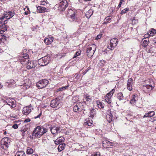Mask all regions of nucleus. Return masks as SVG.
I'll use <instances>...</instances> for the list:
<instances>
[{"label": "nucleus", "instance_id": "1", "mask_svg": "<svg viewBox=\"0 0 156 156\" xmlns=\"http://www.w3.org/2000/svg\"><path fill=\"white\" fill-rule=\"evenodd\" d=\"M66 14L70 18L69 20L71 22H76L78 20L79 18L75 11L71 9H69L65 12Z\"/></svg>", "mask_w": 156, "mask_h": 156}, {"label": "nucleus", "instance_id": "2", "mask_svg": "<svg viewBox=\"0 0 156 156\" xmlns=\"http://www.w3.org/2000/svg\"><path fill=\"white\" fill-rule=\"evenodd\" d=\"M32 134V136H30V137L32 139L40 137L43 135V133L41 132V127L40 126H37L34 129Z\"/></svg>", "mask_w": 156, "mask_h": 156}, {"label": "nucleus", "instance_id": "3", "mask_svg": "<svg viewBox=\"0 0 156 156\" xmlns=\"http://www.w3.org/2000/svg\"><path fill=\"white\" fill-rule=\"evenodd\" d=\"M68 6V3L66 0H62L58 4H57L55 6V9H57L60 11H63Z\"/></svg>", "mask_w": 156, "mask_h": 156}, {"label": "nucleus", "instance_id": "4", "mask_svg": "<svg viewBox=\"0 0 156 156\" xmlns=\"http://www.w3.org/2000/svg\"><path fill=\"white\" fill-rule=\"evenodd\" d=\"M10 142V139L8 137L2 138L1 141V147L4 149H6L9 147Z\"/></svg>", "mask_w": 156, "mask_h": 156}, {"label": "nucleus", "instance_id": "5", "mask_svg": "<svg viewBox=\"0 0 156 156\" xmlns=\"http://www.w3.org/2000/svg\"><path fill=\"white\" fill-rule=\"evenodd\" d=\"M96 48V46L95 44H91L89 45L87 48V53L88 57H91L94 54Z\"/></svg>", "mask_w": 156, "mask_h": 156}, {"label": "nucleus", "instance_id": "6", "mask_svg": "<svg viewBox=\"0 0 156 156\" xmlns=\"http://www.w3.org/2000/svg\"><path fill=\"white\" fill-rule=\"evenodd\" d=\"M61 105V101L57 98L51 100L50 104V106L51 107L56 108V109L59 108Z\"/></svg>", "mask_w": 156, "mask_h": 156}, {"label": "nucleus", "instance_id": "7", "mask_svg": "<svg viewBox=\"0 0 156 156\" xmlns=\"http://www.w3.org/2000/svg\"><path fill=\"white\" fill-rule=\"evenodd\" d=\"M49 83L48 80L44 79L39 81L37 83V85L39 89H42L45 87Z\"/></svg>", "mask_w": 156, "mask_h": 156}, {"label": "nucleus", "instance_id": "8", "mask_svg": "<svg viewBox=\"0 0 156 156\" xmlns=\"http://www.w3.org/2000/svg\"><path fill=\"white\" fill-rule=\"evenodd\" d=\"M47 56H45L39 59L38 61L39 65L44 66L47 65L49 63V60L47 59Z\"/></svg>", "mask_w": 156, "mask_h": 156}, {"label": "nucleus", "instance_id": "9", "mask_svg": "<svg viewBox=\"0 0 156 156\" xmlns=\"http://www.w3.org/2000/svg\"><path fill=\"white\" fill-rule=\"evenodd\" d=\"M33 108L31 105L24 107L23 109V113L25 115H27L31 112Z\"/></svg>", "mask_w": 156, "mask_h": 156}, {"label": "nucleus", "instance_id": "10", "mask_svg": "<svg viewBox=\"0 0 156 156\" xmlns=\"http://www.w3.org/2000/svg\"><path fill=\"white\" fill-rule=\"evenodd\" d=\"M83 103L80 102L77 103L76 105L74 106L73 110L76 112H80L83 109Z\"/></svg>", "mask_w": 156, "mask_h": 156}, {"label": "nucleus", "instance_id": "11", "mask_svg": "<svg viewBox=\"0 0 156 156\" xmlns=\"http://www.w3.org/2000/svg\"><path fill=\"white\" fill-rule=\"evenodd\" d=\"M118 42V40L117 38L112 39L110 41V47L113 48H115L117 45Z\"/></svg>", "mask_w": 156, "mask_h": 156}, {"label": "nucleus", "instance_id": "12", "mask_svg": "<svg viewBox=\"0 0 156 156\" xmlns=\"http://www.w3.org/2000/svg\"><path fill=\"white\" fill-rule=\"evenodd\" d=\"M5 102L8 105L12 108H14L16 106V101H13V100L10 98L6 99Z\"/></svg>", "mask_w": 156, "mask_h": 156}, {"label": "nucleus", "instance_id": "13", "mask_svg": "<svg viewBox=\"0 0 156 156\" xmlns=\"http://www.w3.org/2000/svg\"><path fill=\"white\" fill-rule=\"evenodd\" d=\"M50 130L51 133L53 134H56L61 131L60 128L56 126L50 128Z\"/></svg>", "mask_w": 156, "mask_h": 156}, {"label": "nucleus", "instance_id": "14", "mask_svg": "<svg viewBox=\"0 0 156 156\" xmlns=\"http://www.w3.org/2000/svg\"><path fill=\"white\" fill-rule=\"evenodd\" d=\"M20 58L19 59L21 62H25L27 61H29L28 59L29 58V56L27 53H23L21 55Z\"/></svg>", "mask_w": 156, "mask_h": 156}, {"label": "nucleus", "instance_id": "15", "mask_svg": "<svg viewBox=\"0 0 156 156\" xmlns=\"http://www.w3.org/2000/svg\"><path fill=\"white\" fill-rule=\"evenodd\" d=\"M133 79L132 78L129 79L127 83V89L129 90H132Z\"/></svg>", "mask_w": 156, "mask_h": 156}, {"label": "nucleus", "instance_id": "16", "mask_svg": "<svg viewBox=\"0 0 156 156\" xmlns=\"http://www.w3.org/2000/svg\"><path fill=\"white\" fill-rule=\"evenodd\" d=\"M48 9L44 7L38 6L37 8V12H38L42 13L45 12H48Z\"/></svg>", "mask_w": 156, "mask_h": 156}, {"label": "nucleus", "instance_id": "17", "mask_svg": "<svg viewBox=\"0 0 156 156\" xmlns=\"http://www.w3.org/2000/svg\"><path fill=\"white\" fill-rule=\"evenodd\" d=\"M86 122H84L83 125L85 126H90L92 124L93 121L90 118H88L86 119Z\"/></svg>", "mask_w": 156, "mask_h": 156}, {"label": "nucleus", "instance_id": "18", "mask_svg": "<svg viewBox=\"0 0 156 156\" xmlns=\"http://www.w3.org/2000/svg\"><path fill=\"white\" fill-rule=\"evenodd\" d=\"M106 116H110V117H116V114L115 112L111 111L108 110L106 113Z\"/></svg>", "mask_w": 156, "mask_h": 156}, {"label": "nucleus", "instance_id": "19", "mask_svg": "<svg viewBox=\"0 0 156 156\" xmlns=\"http://www.w3.org/2000/svg\"><path fill=\"white\" fill-rule=\"evenodd\" d=\"M35 66V65L34 64V61L29 62L28 61L27 66V69H30L32 68H34Z\"/></svg>", "mask_w": 156, "mask_h": 156}, {"label": "nucleus", "instance_id": "20", "mask_svg": "<svg viewBox=\"0 0 156 156\" xmlns=\"http://www.w3.org/2000/svg\"><path fill=\"white\" fill-rule=\"evenodd\" d=\"M65 140L64 137L63 136H60L55 141V144L58 145L60 144V143H62Z\"/></svg>", "mask_w": 156, "mask_h": 156}, {"label": "nucleus", "instance_id": "21", "mask_svg": "<svg viewBox=\"0 0 156 156\" xmlns=\"http://www.w3.org/2000/svg\"><path fill=\"white\" fill-rule=\"evenodd\" d=\"M53 37L48 38L45 39L44 40V43L47 44H51V43L53 41Z\"/></svg>", "mask_w": 156, "mask_h": 156}, {"label": "nucleus", "instance_id": "22", "mask_svg": "<svg viewBox=\"0 0 156 156\" xmlns=\"http://www.w3.org/2000/svg\"><path fill=\"white\" fill-rule=\"evenodd\" d=\"M85 100L84 102L87 105H88L91 101V99L90 96H86L85 98Z\"/></svg>", "mask_w": 156, "mask_h": 156}, {"label": "nucleus", "instance_id": "23", "mask_svg": "<svg viewBox=\"0 0 156 156\" xmlns=\"http://www.w3.org/2000/svg\"><path fill=\"white\" fill-rule=\"evenodd\" d=\"M155 115L154 111H150L147 113L145 114L143 117H152L154 116Z\"/></svg>", "mask_w": 156, "mask_h": 156}, {"label": "nucleus", "instance_id": "24", "mask_svg": "<svg viewBox=\"0 0 156 156\" xmlns=\"http://www.w3.org/2000/svg\"><path fill=\"white\" fill-rule=\"evenodd\" d=\"M90 117H94V116H96V110L94 108L90 110Z\"/></svg>", "mask_w": 156, "mask_h": 156}, {"label": "nucleus", "instance_id": "25", "mask_svg": "<svg viewBox=\"0 0 156 156\" xmlns=\"http://www.w3.org/2000/svg\"><path fill=\"white\" fill-rule=\"evenodd\" d=\"M66 144L65 143H61L59 144V145L58 147V151L59 152L63 150L64 149L65 146Z\"/></svg>", "mask_w": 156, "mask_h": 156}, {"label": "nucleus", "instance_id": "26", "mask_svg": "<svg viewBox=\"0 0 156 156\" xmlns=\"http://www.w3.org/2000/svg\"><path fill=\"white\" fill-rule=\"evenodd\" d=\"M156 33V30L154 29H151L147 33L148 35L149 36H153Z\"/></svg>", "mask_w": 156, "mask_h": 156}, {"label": "nucleus", "instance_id": "27", "mask_svg": "<svg viewBox=\"0 0 156 156\" xmlns=\"http://www.w3.org/2000/svg\"><path fill=\"white\" fill-rule=\"evenodd\" d=\"M146 38L143 39L141 41V44L144 47H146L148 44V41Z\"/></svg>", "mask_w": 156, "mask_h": 156}, {"label": "nucleus", "instance_id": "28", "mask_svg": "<svg viewBox=\"0 0 156 156\" xmlns=\"http://www.w3.org/2000/svg\"><path fill=\"white\" fill-rule=\"evenodd\" d=\"M34 152V150L30 147H27V149L26 153L27 155L32 154Z\"/></svg>", "mask_w": 156, "mask_h": 156}, {"label": "nucleus", "instance_id": "29", "mask_svg": "<svg viewBox=\"0 0 156 156\" xmlns=\"http://www.w3.org/2000/svg\"><path fill=\"white\" fill-rule=\"evenodd\" d=\"M15 156H26V154L23 151H18L16 153Z\"/></svg>", "mask_w": 156, "mask_h": 156}, {"label": "nucleus", "instance_id": "30", "mask_svg": "<svg viewBox=\"0 0 156 156\" xmlns=\"http://www.w3.org/2000/svg\"><path fill=\"white\" fill-rule=\"evenodd\" d=\"M97 104L98 108H104L105 105L104 104L99 101H97Z\"/></svg>", "mask_w": 156, "mask_h": 156}, {"label": "nucleus", "instance_id": "31", "mask_svg": "<svg viewBox=\"0 0 156 156\" xmlns=\"http://www.w3.org/2000/svg\"><path fill=\"white\" fill-rule=\"evenodd\" d=\"M111 19L112 18H110V17L109 16L106 17L104 20V23L103 24H106L107 23H110Z\"/></svg>", "mask_w": 156, "mask_h": 156}, {"label": "nucleus", "instance_id": "32", "mask_svg": "<svg viewBox=\"0 0 156 156\" xmlns=\"http://www.w3.org/2000/svg\"><path fill=\"white\" fill-rule=\"evenodd\" d=\"M93 11L92 9H90L86 12V16L87 18H89L93 14Z\"/></svg>", "mask_w": 156, "mask_h": 156}, {"label": "nucleus", "instance_id": "33", "mask_svg": "<svg viewBox=\"0 0 156 156\" xmlns=\"http://www.w3.org/2000/svg\"><path fill=\"white\" fill-rule=\"evenodd\" d=\"M7 13L9 16V17L7 18V19H9L12 18L15 15V13L14 11H8V13Z\"/></svg>", "mask_w": 156, "mask_h": 156}, {"label": "nucleus", "instance_id": "34", "mask_svg": "<svg viewBox=\"0 0 156 156\" xmlns=\"http://www.w3.org/2000/svg\"><path fill=\"white\" fill-rule=\"evenodd\" d=\"M144 87L148 90V91H150L152 90L153 88L154 87V86L153 85V86L152 85L147 84L145 85V86H144Z\"/></svg>", "mask_w": 156, "mask_h": 156}, {"label": "nucleus", "instance_id": "35", "mask_svg": "<svg viewBox=\"0 0 156 156\" xmlns=\"http://www.w3.org/2000/svg\"><path fill=\"white\" fill-rule=\"evenodd\" d=\"M117 98L119 100H121L124 99V97L122 93L120 92L118 93L117 95Z\"/></svg>", "mask_w": 156, "mask_h": 156}, {"label": "nucleus", "instance_id": "36", "mask_svg": "<svg viewBox=\"0 0 156 156\" xmlns=\"http://www.w3.org/2000/svg\"><path fill=\"white\" fill-rule=\"evenodd\" d=\"M105 100L106 101L108 104H110L111 103V97L110 96H108L107 95H106V96L105 97Z\"/></svg>", "mask_w": 156, "mask_h": 156}, {"label": "nucleus", "instance_id": "37", "mask_svg": "<svg viewBox=\"0 0 156 156\" xmlns=\"http://www.w3.org/2000/svg\"><path fill=\"white\" fill-rule=\"evenodd\" d=\"M7 29V27H6V25L4 24H2L0 26V30L2 29L1 31L3 32L4 30H6Z\"/></svg>", "mask_w": 156, "mask_h": 156}, {"label": "nucleus", "instance_id": "38", "mask_svg": "<svg viewBox=\"0 0 156 156\" xmlns=\"http://www.w3.org/2000/svg\"><path fill=\"white\" fill-rule=\"evenodd\" d=\"M115 89H112L111 91H110L107 94V95L108 96H110L111 97H112L115 92Z\"/></svg>", "mask_w": 156, "mask_h": 156}, {"label": "nucleus", "instance_id": "39", "mask_svg": "<svg viewBox=\"0 0 156 156\" xmlns=\"http://www.w3.org/2000/svg\"><path fill=\"white\" fill-rule=\"evenodd\" d=\"M135 95L133 96V97L130 100V103L131 104H134L135 103L136 100L134 98Z\"/></svg>", "mask_w": 156, "mask_h": 156}, {"label": "nucleus", "instance_id": "40", "mask_svg": "<svg viewBox=\"0 0 156 156\" xmlns=\"http://www.w3.org/2000/svg\"><path fill=\"white\" fill-rule=\"evenodd\" d=\"M129 8H125L124 9L121 11L120 13L121 14L123 15L126 13L127 11H129Z\"/></svg>", "mask_w": 156, "mask_h": 156}, {"label": "nucleus", "instance_id": "41", "mask_svg": "<svg viewBox=\"0 0 156 156\" xmlns=\"http://www.w3.org/2000/svg\"><path fill=\"white\" fill-rule=\"evenodd\" d=\"M15 83L14 80L13 79H11L7 80L6 83L8 84L9 85L10 84H14Z\"/></svg>", "mask_w": 156, "mask_h": 156}, {"label": "nucleus", "instance_id": "42", "mask_svg": "<svg viewBox=\"0 0 156 156\" xmlns=\"http://www.w3.org/2000/svg\"><path fill=\"white\" fill-rule=\"evenodd\" d=\"M81 52L80 51H77L73 57V58H75L77 56H79L80 55Z\"/></svg>", "mask_w": 156, "mask_h": 156}, {"label": "nucleus", "instance_id": "43", "mask_svg": "<svg viewBox=\"0 0 156 156\" xmlns=\"http://www.w3.org/2000/svg\"><path fill=\"white\" fill-rule=\"evenodd\" d=\"M68 86H66L63 87H62L58 89V91H62L63 90H65L66 89H67L68 87Z\"/></svg>", "mask_w": 156, "mask_h": 156}, {"label": "nucleus", "instance_id": "44", "mask_svg": "<svg viewBox=\"0 0 156 156\" xmlns=\"http://www.w3.org/2000/svg\"><path fill=\"white\" fill-rule=\"evenodd\" d=\"M27 131V129H26L24 128L23 129H22L21 130V132L23 136H24L26 134V132Z\"/></svg>", "mask_w": 156, "mask_h": 156}, {"label": "nucleus", "instance_id": "45", "mask_svg": "<svg viewBox=\"0 0 156 156\" xmlns=\"http://www.w3.org/2000/svg\"><path fill=\"white\" fill-rule=\"evenodd\" d=\"M150 41L152 44H156V37L151 39Z\"/></svg>", "mask_w": 156, "mask_h": 156}, {"label": "nucleus", "instance_id": "46", "mask_svg": "<svg viewBox=\"0 0 156 156\" xmlns=\"http://www.w3.org/2000/svg\"><path fill=\"white\" fill-rule=\"evenodd\" d=\"M47 132V129L46 128H44V127H43L42 129L41 128V132L42 133H43V134L46 133Z\"/></svg>", "mask_w": 156, "mask_h": 156}, {"label": "nucleus", "instance_id": "47", "mask_svg": "<svg viewBox=\"0 0 156 156\" xmlns=\"http://www.w3.org/2000/svg\"><path fill=\"white\" fill-rule=\"evenodd\" d=\"M125 1L124 0H120L119 3L118 5V8H119L120 7H121L122 4Z\"/></svg>", "mask_w": 156, "mask_h": 156}, {"label": "nucleus", "instance_id": "48", "mask_svg": "<svg viewBox=\"0 0 156 156\" xmlns=\"http://www.w3.org/2000/svg\"><path fill=\"white\" fill-rule=\"evenodd\" d=\"M7 13H8V11L5 12L4 14V17L7 19L9 17V16L8 15V14H7Z\"/></svg>", "mask_w": 156, "mask_h": 156}, {"label": "nucleus", "instance_id": "49", "mask_svg": "<svg viewBox=\"0 0 156 156\" xmlns=\"http://www.w3.org/2000/svg\"><path fill=\"white\" fill-rule=\"evenodd\" d=\"M106 120L109 123H110L112 121V118H106Z\"/></svg>", "mask_w": 156, "mask_h": 156}, {"label": "nucleus", "instance_id": "50", "mask_svg": "<svg viewBox=\"0 0 156 156\" xmlns=\"http://www.w3.org/2000/svg\"><path fill=\"white\" fill-rule=\"evenodd\" d=\"M18 127V125L17 124H15L12 126V127L14 129H16Z\"/></svg>", "mask_w": 156, "mask_h": 156}, {"label": "nucleus", "instance_id": "51", "mask_svg": "<svg viewBox=\"0 0 156 156\" xmlns=\"http://www.w3.org/2000/svg\"><path fill=\"white\" fill-rule=\"evenodd\" d=\"M27 9L28 10H29V11H25V12H24V14L25 15H28V14L30 13V11H29V9L28 8H27Z\"/></svg>", "mask_w": 156, "mask_h": 156}, {"label": "nucleus", "instance_id": "52", "mask_svg": "<svg viewBox=\"0 0 156 156\" xmlns=\"http://www.w3.org/2000/svg\"><path fill=\"white\" fill-rule=\"evenodd\" d=\"M101 35L99 34L95 38L96 40H98V39H100L101 38Z\"/></svg>", "mask_w": 156, "mask_h": 156}, {"label": "nucleus", "instance_id": "53", "mask_svg": "<svg viewBox=\"0 0 156 156\" xmlns=\"http://www.w3.org/2000/svg\"><path fill=\"white\" fill-rule=\"evenodd\" d=\"M30 121V120L29 119L27 118V119H26L24 121V122H29Z\"/></svg>", "mask_w": 156, "mask_h": 156}, {"label": "nucleus", "instance_id": "54", "mask_svg": "<svg viewBox=\"0 0 156 156\" xmlns=\"http://www.w3.org/2000/svg\"><path fill=\"white\" fill-rule=\"evenodd\" d=\"M23 87H24V88L25 87V88L26 89H28L30 87V86H29V85L27 86L26 85V84H25V85H24Z\"/></svg>", "mask_w": 156, "mask_h": 156}, {"label": "nucleus", "instance_id": "55", "mask_svg": "<svg viewBox=\"0 0 156 156\" xmlns=\"http://www.w3.org/2000/svg\"><path fill=\"white\" fill-rule=\"evenodd\" d=\"M41 2V4L43 5H45L46 4H47V3L45 2H44V1H43L42 2Z\"/></svg>", "mask_w": 156, "mask_h": 156}, {"label": "nucleus", "instance_id": "56", "mask_svg": "<svg viewBox=\"0 0 156 156\" xmlns=\"http://www.w3.org/2000/svg\"><path fill=\"white\" fill-rule=\"evenodd\" d=\"M101 64L104 65L105 64V62L104 60H101Z\"/></svg>", "mask_w": 156, "mask_h": 156}, {"label": "nucleus", "instance_id": "57", "mask_svg": "<svg viewBox=\"0 0 156 156\" xmlns=\"http://www.w3.org/2000/svg\"><path fill=\"white\" fill-rule=\"evenodd\" d=\"M3 20V18H0V23H1L2 20Z\"/></svg>", "mask_w": 156, "mask_h": 156}, {"label": "nucleus", "instance_id": "58", "mask_svg": "<svg viewBox=\"0 0 156 156\" xmlns=\"http://www.w3.org/2000/svg\"><path fill=\"white\" fill-rule=\"evenodd\" d=\"M42 114V112H41L39 115H38L36 117H40Z\"/></svg>", "mask_w": 156, "mask_h": 156}, {"label": "nucleus", "instance_id": "59", "mask_svg": "<svg viewBox=\"0 0 156 156\" xmlns=\"http://www.w3.org/2000/svg\"><path fill=\"white\" fill-rule=\"evenodd\" d=\"M94 156H100V155L99 154H98L97 153V154H95L94 155Z\"/></svg>", "mask_w": 156, "mask_h": 156}, {"label": "nucleus", "instance_id": "60", "mask_svg": "<svg viewBox=\"0 0 156 156\" xmlns=\"http://www.w3.org/2000/svg\"><path fill=\"white\" fill-rule=\"evenodd\" d=\"M31 156H38L37 154H33Z\"/></svg>", "mask_w": 156, "mask_h": 156}, {"label": "nucleus", "instance_id": "61", "mask_svg": "<svg viewBox=\"0 0 156 156\" xmlns=\"http://www.w3.org/2000/svg\"><path fill=\"white\" fill-rule=\"evenodd\" d=\"M4 134H6V131L4 132Z\"/></svg>", "mask_w": 156, "mask_h": 156}, {"label": "nucleus", "instance_id": "62", "mask_svg": "<svg viewBox=\"0 0 156 156\" xmlns=\"http://www.w3.org/2000/svg\"><path fill=\"white\" fill-rule=\"evenodd\" d=\"M24 51H26V50H25V49H24V51H23V52H24Z\"/></svg>", "mask_w": 156, "mask_h": 156}, {"label": "nucleus", "instance_id": "63", "mask_svg": "<svg viewBox=\"0 0 156 156\" xmlns=\"http://www.w3.org/2000/svg\"><path fill=\"white\" fill-rule=\"evenodd\" d=\"M11 117H14V116H11Z\"/></svg>", "mask_w": 156, "mask_h": 156}, {"label": "nucleus", "instance_id": "64", "mask_svg": "<svg viewBox=\"0 0 156 156\" xmlns=\"http://www.w3.org/2000/svg\"><path fill=\"white\" fill-rule=\"evenodd\" d=\"M92 156H94V155L93 156V155H92Z\"/></svg>", "mask_w": 156, "mask_h": 156}]
</instances>
